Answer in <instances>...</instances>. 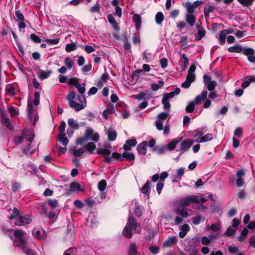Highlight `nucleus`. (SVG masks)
<instances>
[{"instance_id":"1","label":"nucleus","mask_w":255,"mask_h":255,"mask_svg":"<svg viewBox=\"0 0 255 255\" xmlns=\"http://www.w3.org/2000/svg\"><path fill=\"white\" fill-rule=\"evenodd\" d=\"M228 50L229 52L242 53L248 56V59L251 63H255V51L252 48H243L241 45L237 44L230 47Z\"/></svg>"},{"instance_id":"2","label":"nucleus","mask_w":255,"mask_h":255,"mask_svg":"<svg viewBox=\"0 0 255 255\" xmlns=\"http://www.w3.org/2000/svg\"><path fill=\"white\" fill-rule=\"evenodd\" d=\"M96 153L98 154L104 155V162L108 164H110L113 162V160L111 159V157H112L116 161L123 160V157H122V154L117 152H114L112 154L111 156H110L111 151L109 149L103 148H99L96 151Z\"/></svg>"},{"instance_id":"3","label":"nucleus","mask_w":255,"mask_h":255,"mask_svg":"<svg viewBox=\"0 0 255 255\" xmlns=\"http://www.w3.org/2000/svg\"><path fill=\"white\" fill-rule=\"evenodd\" d=\"M99 134L98 133H94V130L91 128H89L86 130L85 136L79 138L78 143L83 144L85 140L86 141L92 140L97 142L99 141Z\"/></svg>"},{"instance_id":"4","label":"nucleus","mask_w":255,"mask_h":255,"mask_svg":"<svg viewBox=\"0 0 255 255\" xmlns=\"http://www.w3.org/2000/svg\"><path fill=\"white\" fill-rule=\"evenodd\" d=\"M199 200L195 195H191L186 197L182 198L179 201L180 206L186 207L189 206L191 203H198Z\"/></svg>"},{"instance_id":"5","label":"nucleus","mask_w":255,"mask_h":255,"mask_svg":"<svg viewBox=\"0 0 255 255\" xmlns=\"http://www.w3.org/2000/svg\"><path fill=\"white\" fill-rule=\"evenodd\" d=\"M202 3L203 1H202L196 0L192 3L189 1L184 2L182 5L186 8L188 13L192 14L194 13L195 9L200 6Z\"/></svg>"},{"instance_id":"6","label":"nucleus","mask_w":255,"mask_h":255,"mask_svg":"<svg viewBox=\"0 0 255 255\" xmlns=\"http://www.w3.org/2000/svg\"><path fill=\"white\" fill-rule=\"evenodd\" d=\"M32 221L31 216L30 215H24L17 217L15 222L16 226H22L26 224H29Z\"/></svg>"},{"instance_id":"7","label":"nucleus","mask_w":255,"mask_h":255,"mask_svg":"<svg viewBox=\"0 0 255 255\" xmlns=\"http://www.w3.org/2000/svg\"><path fill=\"white\" fill-rule=\"evenodd\" d=\"M194 140L191 139H187L183 140L180 145V148L178 151L181 154L187 151L194 143Z\"/></svg>"},{"instance_id":"8","label":"nucleus","mask_w":255,"mask_h":255,"mask_svg":"<svg viewBox=\"0 0 255 255\" xmlns=\"http://www.w3.org/2000/svg\"><path fill=\"white\" fill-rule=\"evenodd\" d=\"M196 77L193 75H187L185 81L182 83L181 87L185 89L189 88L192 83L195 81Z\"/></svg>"},{"instance_id":"9","label":"nucleus","mask_w":255,"mask_h":255,"mask_svg":"<svg viewBox=\"0 0 255 255\" xmlns=\"http://www.w3.org/2000/svg\"><path fill=\"white\" fill-rule=\"evenodd\" d=\"M1 122L3 123L6 128L9 130L13 128V125L10 120L5 116V114L3 112L1 113Z\"/></svg>"},{"instance_id":"10","label":"nucleus","mask_w":255,"mask_h":255,"mask_svg":"<svg viewBox=\"0 0 255 255\" xmlns=\"http://www.w3.org/2000/svg\"><path fill=\"white\" fill-rule=\"evenodd\" d=\"M147 146V141H144L137 146V151L139 154L145 155L146 153V147Z\"/></svg>"},{"instance_id":"11","label":"nucleus","mask_w":255,"mask_h":255,"mask_svg":"<svg viewBox=\"0 0 255 255\" xmlns=\"http://www.w3.org/2000/svg\"><path fill=\"white\" fill-rule=\"evenodd\" d=\"M175 212L183 218H187L188 216L187 209L184 206H180L179 204L175 210Z\"/></svg>"},{"instance_id":"12","label":"nucleus","mask_w":255,"mask_h":255,"mask_svg":"<svg viewBox=\"0 0 255 255\" xmlns=\"http://www.w3.org/2000/svg\"><path fill=\"white\" fill-rule=\"evenodd\" d=\"M208 92L207 90H203L201 95H198L195 99L194 103L196 105L201 104L202 101L206 99L207 96Z\"/></svg>"},{"instance_id":"13","label":"nucleus","mask_w":255,"mask_h":255,"mask_svg":"<svg viewBox=\"0 0 255 255\" xmlns=\"http://www.w3.org/2000/svg\"><path fill=\"white\" fill-rule=\"evenodd\" d=\"M177 242V238L176 237H170L166 240L163 244V248L171 247L175 245Z\"/></svg>"},{"instance_id":"14","label":"nucleus","mask_w":255,"mask_h":255,"mask_svg":"<svg viewBox=\"0 0 255 255\" xmlns=\"http://www.w3.org/2000/svg\"><path fill=\"white\" fill-rule=\"evenodd\" d=\"M151 188L150 187V182L147 180L142 187L141 188V192L147 196L148 198L149 197Z\"/></svg>"},{"instance_id":"15","label":"nucleus","mask_w":255,"mask_h":255,"mask_svg":"<svg viewBox=\"0 0 255 255\" xmlns=\"http://www.w3.org/2000/svg\"><path fill=\"white\" fill-rule=\"evenodd\" d=\"M126 226H128L129 228L134 231H135L137 228V222L132 216H129L128 217V222Z\"/></svg>"},{"instance_id":"16","label":"nucleus","mask_w":255,"mask_h":255,"mask_svg":"<svg viewBox=\"0 0 255 255\" xmlns=\"http://www.w3.org/2000/svg\"><path fill=\"white\" fill-rule=\"evenodd\" d=\"M71 108L74 109L75 112H79L85 107V105L81 103H77L75 101L71 103V104L69 105Z\"/></svg>"},{"instance_id":"17","label":"nucleus","mask_w":255,"mask_h":255,"mask_svg":"<svg viewBox=\"0 0 255 255\" xmlns=\"http://www.w3.org/2000/svg\"><path fill=\"white\" fill-rule=\"evenodd\" d=\"M190 231V227L187 224H184L181 228L180 232L179 233V236L181 238H183Z\"/></svg>"},{"instance_id":"18","label":"nucleus","mask_w":255,"mask_h":255,"mask_svg":"<svg viewBox=\"0 0 255 255\" xmlns=\"http://www.w3.org/2000/svg\"><path fill=\"white\" fill-rule=\"evenodd\" d=\"M13 243L15 246L18 248H22V250L23 248L26 247V242L24 238L20 239H15L13 241Z\"/></svg>"},{"instance_id":"19","label":"nucleus","mask_w":255,"mask_h":255,"mask_svg":"<svg viewBox=\"0 0 255 255\" xmlns=\"http://www.w3.org/2000/svg\"><path fill=\"white\" fill-rule=\"evenodd\" d=\"M68 125L70 128L78 130L79 129L80 127L77 121L72 118H70L68 120Z\"/></svg>"},{"instance_id":"20","label":"nucleus","mask_w":255,"mask_h":255,"mask_svg":"<svg viewBox=\"0 0 255 255\" xmlns=\"http://www.w3.org/2000/svg\"><path fill=\"white\" fill-rule=\"evenodd\" d=\"M53 71L52 70H49L47 71L43 70H40L37 74L38 76L40 79L44 80L48 78L50 75L52 73Z\"/></svg>"},{"instance_id":"21","label":"nucleus","mask_w":255,"mask_h":255,"mask_svg":"<svg viewBox=\"0 0 255 255\" xmlns=\"http://www.w3.org/2000/svg\"><path fill=\"white\" fill-rule=\"evenodd\" d=\"M58 140L65 146H67L69 143V140L66 136L65 133H59L58 136Z\"/></svg>"},{"instance_id":"22","label":"nucleus","mask_w":255,"mask_h":255,"mask_svg":"<svg viewBox=\"0 0 255 255\" xmlns=\"http://www.w3.org/2000/svg\"><path fill=\"white\" fill-rule=\"evenodd\" d=\"M133 20L135 24V27L138 30L140 28L141 26V17L138 14H134L132 17Z\"/></svg>"},{"instance_id":"23","label":"nucleus","mask_w":255,"mask_h":255,"mask_svg":"<svg viewBox=\"0 0 255 255\" xmlns=\"http://www.w3.org/2000/svg\"><path fill=\"white\" fill-rule=\"evenodd\" d=\"M132 231L133 230L129 228L128 226H125L123 230V234L126 238L130 239L132 236Z\"/></svg>"},{"instance_id":"24","label":"nucleus","mask_w":255,"mask_h":255,"mask_svg":"<svg viewBox=\"0 0 255 255\" xmlns=\"http://www.w3.org/2000/svg\"><path fill=\"white\" fill-rule=\"evenodd\" d=\"M108 140L110 141H113L116 140L117 133L116 131L112 129H109L108 131Z\"/></svg>"},{"instance_id":"25","label":"nucleus","mask_w":255,"mask_h":255,"mask_svg":"<svg viewBox=\"0 0 255 255\" xmlns=\"http://www.w3.org/2000/svg\"><path fill=\"white\" fill-rule=\"evenodd\" d=\"M186 19L187 22L190 25V26H194L196 18L193 13L187 14L186 15Z\"/></svg>"},{"instance_id":"26","label":"nucleus","mask_w":255,"mask_h":255,"mask_svg":"<svg viewBox=\"0 0 255 255\" xmlns=\"http://www.w3.org/2000/svg\"><path fill=\"white\" fill-rule=\"evenodd\" d=\"M123 159L126 158L128 161H133L135 159V156L133 153L124 152L122 154Z\"/></svg>"},{"instance_id":"27","label":"nucleus","mask_w":255,"mask_h":255,"mask_svg":"<svg viewBox=\"0 0 255 255\" xmlns=\"http://www.w3.org/2000/svg\"><path fill=\"white\" fill-rule=\"evenodd\" d=\"M69 190L71 191H81L80 185L76 182H73L70 183Z\"/></svg>"},{"instance_id":"28","label":"nucleus","mask_w":255,"mask_h":255,"mask_svg":"<svg viewBox=\"0 0 255 255\" xmlns=\"http://www.w3.org/2000/svg\"><path fill=\"white\" fill-rule=\"evenodd\" d=\"M249 231L246 227H245L241 233V235L238 237V240L240 242H244L248 234Z\"/></svg>"},{"instance_id":"29","label":"nucleus","mask_w":255,"mask_h":255,"mask_svg":"<svg viewBox=\"0 0 255 255\" xmlns=\"http://www.w3.org/2000/svg\"><path fill=\"white\" fill-rule=\"evenodd\" d=\"M158 83L159 84H157L155 83L151 84V89L152 91H156L163 86L164 83L162 80H160L158 81Z\"/></svg>"},{"instance_id":"30","label":"nucleus","mask_w":255,"mask_h":255,"mask_svg":"<svg viewBox=\"0 0 255 255\" xmlns=\"http://www.w3.org/2000/svg\"><path fill=\"white\" fill-rule=\"evenodd\" d=\"M197 28L198 29L197 36L196 37V40H200L205 36L206 31L203 29H199V26L197 24Z\"/></svg>"},{"instance_id":"31","label":"nucleus","mask_w":255,"mask_h":255,"mask_svg":"<svg viewBox=\"0 0 255 255\" xmlns=\"http://www.w3.org/2000/svg\"><path fill=\"white\" fill-rule=\"evenodd\" d=\"M243 6L249 7L253 4L254 0H237Z\"/></svg>"},{"instance_id":"32","label":"nucleus","mask_w":255,"mask_h":255,"mask_svg":"<svg viewBox=\"0 0 255 255\" xmlns=\"http://www.w3.org/2000/svg\"><path fill=\"white\" fill-rule=\"evenodd\" d=\"M137 254L136 245L135 243H132L129 248L128 255H136Z\"/></svg>"},{"instance_id":"33","label":"nucleus","mask_w":255,"mask_h":255,"mask_svg":"<svg viewBox=\"0 0 255 255\" xmlns=\"http://www.w3.org/2000/svg\"><path fill=\"white\" fill-rule=\"evenodd\" d=\"M155 19L157 24H161L164 20L163 14L161 12H158L155 15Z\"/></svg>"},{"instance_id":"34","label":"nucleus","mask_w":255,"mask_h":255,"mask_svg":"<svg viewBox=\"0 0 255 255\" xmlns=\"http://www.w3.org/2000/svg\"><path fill=\"white\" fill-rule=\"evenodd\" d=\"M76 94L75 92L71 91L66 95V99L68 101L69 105L71 104V103L75 102L74 99L75 98Z\"/></svg>"},{"instance_id":"35","label":"nucleus","mask_w":255,"mask_h":255,"mask_svg":"<svg viewBox=\"0 0 255 255\" xmlns=\"http://www.w3.org/2000/svg\"><path fill=\"white\" fill-rule=\"evenodd\" d=\"M214 9L213 5H209L207 7H205L204 9V14L205 18H208L209 17L210 13L212 12Z\"/></svg>"},{"instance_id":"36","label":"nucleus","mask_w":255,"mask_h":255,"mask_svg":"<svg viewBox=\"0 0 255 255\" xmlns=\"http://www.w3.org/2000/svg\"><path fill=\"white\" fill-rule=\"evenodd\" d=\"M236 230L237 229L233 228L232 226H229L224 233V235L226 237H231L235 233Z\"/></svg>"},{"instance_id":"37","label":"nucleus","mask_w":255,"mask_h":255,"mask_svg":"<svg viewBox=\"0 0 255 255\" xmlns=\"http://www.w3.org/2000/svg\"><path fill=\"white\" fill-rule=\"evenodd\" d=\"M15 15L16 20L17 21H24V16L19 9H16L15 11Z\"/></svg>"},{"instance_id":"38","label":"nucleus","mask_w":255,"mask_h":255,"mask_svg":"<svg viewBox=\"0 0 255 255\" xmlns=\"http://www.w3.org/2000/svg\"><path fill=\"white\" fill-rule=\"evenodd\" d=\"M33 234L35 237L36 239L38 240L42 241L44 240L45 239V236L44 234H41L40 231L39 230H36L34 232V231H33Z\"/></svg>"},{"instance_id":"39","label":"nucleus","mask_w":255,"mask_h":255,"mask_svg":"<svg viewBox=\"0 0 255 255\" xmlns=\"http://www.w3.org/2000/svg\"><path fill=\"white\" fill-rule=\"evenodd\" d=\"M87 149L89 152L91 154L93 153V150L96 148V144L92 142H88L84 147Z\"/></svg>"},{"instance_id":"40","label":"nucleus","mask_w":255,"mask_h":255,"mask_svg":"<svg viewBox=\"0 0 255 255\" xmlns=\"http://www.w3.org/2000/svg\"><path fill=\"white\" fill-rule=\"evenodd\" d=\"M77 48V46L74 42H72L70 44L66 45L65 50L67 52H70L74 51Z\"/></svg>"},{"instance_id":"41","label":"nucleus","mask_w":255,"mask_h":255,"mask_svg":"<svg viewBox=\"0 0 255 255\" xmlns=\"http://www.w3.org/2000/svg\"><path fill=\"white\" fill-rule=\"evenodd\" d=\"M123 41L125 50L131 51V44L128 40V37L124 36L123 38Z\"/></svg>"},{"instance_id":"42","label":"nucleus","mask_w":255,"mask_h":255,"mask_svg":"<svg viewBox=\"0 0 255 255\" xmlns=\"http://www.w3.org/2000/svg\"><path fill=\"white\" fill-rule=\"evenodd\" d=\"M195 104L194 102H190L186 107V111L187 113H191L193 112L195 108Z\"/></svg>"},{"instance_id":"43","label":"nucleus","mask_w":255,"mask_h":255,"mask_svg":"<svg viewBox=\"0 0 255 255\" xmlns=\"http://www.w3.org/2000/svg\"><path fill=\"white\" fill-rule=\"evenodd\" d=\"M226 35H227V34L224 30H222L220 32L219 40L220 43L221 45H223L225 44V43L226 42Z\"/></svg>"},{"instance_id":"44","label":"nucleus","mask_w":255,"mask_h":255,"mask_svg":"<svg viewBox=\"0 0 255 255\" xmlns=\"http://www.w3.org/2000/svg\"><path fill=\"white\" fill-rule=\"evenodd\" d=\"M206 85H207V88L209 91H212L215 89L217 85V82L215 81H209Z\"/></svg>"},{"instance_id":"45","label":"nucleus","mask_w":255,"mask_h":255,"mask_svg":"<svg viewBox=\"0 0 255 255\" xmlns=\"http://www.w3.org/2000/svg\"><path fill=\"white\" fill-rule=\"evenodd\" d=\"M24 232L19 230H16L14 231L13 235L15 239H20L23 238Z\"/></svg>"},{"instance_id":"46","label":"nucleus","mask_w":255,"mask_h":255,"mask_svg":"<svg viewBox=\"0 0 255 255\" xmlns=\"http://www.w3.org/2000/svg\"><path fill=\"white\" fill-rule=\"evenodd\" d=\"M132 41L133 44H139L140 43L139 34L138 33H135L133 34L132 37Z\"/></svg>"},{"instance_id":"47","label":"nucleus","mask_w":255,"mask_h":255,"mask_svg":"<svg viewBox=\"0 0 255 255\" xmlns=\"http://www.w3.org/2000/svg\"><path fill=\"white\" fill-rule=\"evenodd\" d=\"M106 186L107 182L104 179L101 180L98 183V189L101 192H103L106 189Z\"/></svg>"},{"instance_id":"48","label":"nucleus","mask_w":255,"mask_h":255,"mask_svg":"<svg viewBox=\"0 0 255 255\" xmlns=\"http://www.w3.org/2000/svg\"><path fill=\"white\" fill-rule=\"evenodd\" d=\"M8 111L11 118H14L18 114V112L15 107H10Z\"/></svg>"},{"instance_id":"49","label":"nucleus","mask_w":255,"mask_h":255,"mask_svg":"<svg viewBox=\"0 0 255 255\" xmlns=\"http://www.w3.org/2000/svg\"><path fill=\"white\" fill-rule=\"evenodd\" d=\"M74 62L70 57H67L64 59V64L69 69L72 68Z\"/></svg>"},{"instance_id":"50","label":"nucleus","mask_w":255,"mask_h":255,"mask_svg":"<svg viewBox=\"0 0 255 255\" xmlns=\"http://www.w3.org/2000/svg\"><path fill=\"white\" fill-rule=\"evenodd\" d=\"M161 103L163 105L164 109L169 111L171 105L170 103L168 102V100L163 98L161 101Z\"/></svg>"},{"instance_id":"51","label":"nucleus","mask_w":255,"mask_h":255,"mask_svg":"<svg viewBox=\"0 0 255 255\" xmlns=\"http://www.w3.org/2000/svg\"><path fill=\"white\" fill-rule=\"evenodd\" d=\"M25 136V130H23L21 136L15 137L14 141L16 143L20 144L23 142V138Z\"/></svg>"},{"instance_id":"52","label":"nucleus","mask_w":255,"mask_h":255,"mask_svg":"<svg viewBox=\"0 0 255 255\" xmlns=\"http://www.w3.org/2000/svg\"><path fill=\"white\" fill-rule=\"evenodd\" d=\"M68 84L70 85L74 86L76 88L79 87L80 84L77 79L75 78H71L69 80Z\"/></svg>"},{"instance_id":"53","label":"nucleus","mask_w":255,"mask_h":255,"mask_svg":"<svg viewBox=\"0 0 255 255\" xmlns=\"http://www.w3.org/2000/svg\"><path fill=\"white\" fill-rule=\"evenodd\" d=\"M182 57L184 59L183 65L182 66V71H185L187 67V65L189 63V59L186 54L184 53L182 55Z\"/></svg>"},{"instance_id":"54","label":"nucleus","mask_w":255,"mask_h":255,"mask_svg":"<svg viewBox=\"0 0 255 255\" xmlns=\"http://www.w3.org/2000/svg\"><path fill=\"white\" fill-rule=\"evenodd\" d=\"M30 38L31 41L35 43H39L41 41L40 38L34 33H32L30 35Z\"/></svg>"},{"instance_id":"55","label":"nucleus","mask_w":255,"mask_h":255,"mask_svg":"<svg viewBox=\"0 0 255 255\" xmlns=\"http://www.w3.org/2000/svg\"><path fill=\"white\" fill-rule=\"evenodd\" d=\"M21 187L20 183L15 182L12 184V190L13 192L16 193L19 191Z\"/></svg>"},{"instance_id":"56","label":"nucleus","mask_w":255,"mask_h":255,"mask_svg":"<svg viewBox=\"0 0 255 255\" xmlns=\"http://www.w3.org/2000/svg\"><path fill=\"white\" fill-rule=\"evenodd\" d=\"M184 168L183 167L180 168L177 170L176 175L175 177L176 178H177L179 180H181L182 176L184 175Z\"/></svg>"},{"instance_id":"57","label":"nucleus","mask_w":255,"mask_h":255,"mask_svg":"<svg viewBox=\"0 0 255 255\" xmlns=\"http://www.w3.org/2000/svg\"><path fill=\"white\" fill-rule=\"evenodd\" d=\"M34 99L33 101V104L34 106H37L39 105L40 102V95L38 92H35L34 94Z\"/></svg>"},{"instance_id":"58","label":"nucleus","mask_w":255,"mask_h":255,"mask_svg":"<svg viewBox=\"0 0 255 255\" xmlns=\"http://www.w3.org/2000/svg\"><path fill=\"white\" fill-rule=\"evenodd\" d=\"M176 146V144L175 142V141L172 140L170 142H169L167 145H166L167 149L170 151H172L174 150Z\"/></svg>"},{"instance_id":"59","label":"nucleus","mask_w":255,"mask_h":255,"mask_svg":"<svg viewBox=\"0 0 255 255\" xmlns=\"http://www.w3.org/2000/svg\"><path fill=\"white\" fill-rule=\"evenodd\" d=\"M84 149L83 148H80L78 149H74L73 151V154L75 156H81L84 153Z\"/></svg>"},{"instance_id":"60","label":"nucleus","mask_w":255,"mask_h":255,"mask_svg":"<svg viewBox=\"0 0 255 255\" xmlns=\"http://www.w3.org/2000/svg\"><path fill=\"white\" fill-rule=\"evenodd\" d=\"M151 54L150 53H149L147 50H145L143 52L142 55V60H143L146 62H149V56Z\"/></svg>"},{"instance_id":"61","label":"nucleus","mask_w":255,"mask_h":255,"mask_svg":"<svg viewBox=\"0 0 255 255\" xmlns=\"http://www.w3.org/2000/svg\"><path fill=\"white\" fill-rule=\"evenodd\" d=\"M164 186V183L162 181H159L156 184V190L158 194L159 195L162 191Z\"/></svg>"},{"instance_id":"62","label":"nucleus","mask_w":255,"mask_h":255,"mask_svg":"<svg viewBox=\"0 0 255 255\" xmlns=\"http://www.w3.org/2000/svg\"><path fill=\"white\" fill-rule=\"evenodd\" d=\"M48 205L52 208H55L58 206V202L57 200L53 199H50L48 200Z\"/></svg>"},{"instance_id":"63","label":"nucleus","mask_w":255,"mask_h":255,"mask_svg":"<svg viewBox=\"0 0 255 255\" xmlns=\"http://www.w3.org/2000/svg\"><path fill=\"white\" fill-rule=\"evenodd\" d=\"M143 209L140 206L136 207L134 211V213L137 217H140L142 214Z\"/></svg>"},{"instance_id":"64","label":"nucleus","mask_w":255,"mask_h":255,"mask_svg":"<svg viewBox=\"0 0 255 255\" xmlns=\"http://www.w3.org/2000/svg\"><path fill=\"white\" fill-rule=\"evenodd\" d=\"M23 251L26 255H36V254L32 249L27 248V247L23 248Z\"/></svg>"}]
</instances>
